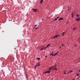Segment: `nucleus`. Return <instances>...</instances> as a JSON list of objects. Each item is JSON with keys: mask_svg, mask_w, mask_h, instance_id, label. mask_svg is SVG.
Returning <instances> with one entry per match:
<instances>
[{"mask_svg": "<svg viewBox=\"0 0 80 80\" xmlns=\"http://www.w3.org/2000/svg\"><path fill=\"white\" fill-rule=\"evenodd\" d=\"M75 28H72V30H74Z\"/></svg>", "mask_w": 80, "mask_h": 80, "instance_id": "412c9836", "label": "nucleus"}, {"mask_svg": "<svg viewBox=\"0 0 80 80\" xmlns=\"http://www.w3.org/2000/svg\"><path fill=\"white\" fill-rule=\"evenodd\" d=\"M72 72H73V71H72V70L69 71V72H68V74H69V73H72Z\"/></svg>", "mask_w": 80, "mask_h": 80, "instance_id": "9d476101", "label": "nucleus"}, {"mask_svg": "<svg viewBox=\"0 0 80 80\" xmlns=\"http://www.w3.org/2000/svg\"><path fill=\"white\" fill-rule=\"evenodd\" d=\"M72 80H75V79H73Z\"/></svg>", "mask_w": 80, "mask_h": 80, "instance_id": "2f4dec72", "label": "nucleus"}, {"mask_svg": "<svg viewBox=\"0 0 80 80\" xmlns=\"http://www.w3.org/2000/svg\"><path fill=\"white\" fill-rule=\"evenodd\" d=\"M45 49H46V48L43 47L40 49L41 51H42L43 50H45Z\"/></svg>", "mask_w": 80, "mask_h": 80, "instance_id": "f257e3e1", "label": "nucleus"}, {"mask_svg": "<svg viewBox=\"0 0 80 80\" xmlns=\"http://www.w3.org/2000/svg\"><path fill=\"white\" fill-rule=\"evenodd\" d=\"M47 73V71L45 72L44 73Z\"/></svg>", "mask_w": 80, "mask_h": 80, "instance_id": "b1692460", "label": "nucleus"}, {"mask_svg": "<svg viewBox=\"0 0 80 80\" xmlns=\"http://www.w3.org/2000/svg\"><path fill=\"white\" fill-rule=\"evenodd\" d=\"M43 2V0H41L40 1V3H42Z\"/></svg>", "mask_w": 80, "mask_h": 80, "instance_id": "1a4fd4ad", "label": "nucleus"}, {"mask_svg": "<svg viewBox=\"0 0 80 80\" xmlns=\"http://www.w3.org/2000/svg\"><path fill=\"white\" fill-rule=\"evenodd\" d=\"M78 76H79V74H77V77H78Z\"/></svg>", "mask_w": 80, "mask_h": 80, "instance_id": "5701e85b", "label": "nucleus"}, {"mask_svg": "<svg viewBox=\"0 0 80 80\" xmlns=\"http://www.w3.org/2000/svg\"><path fill=\"white\" fill-rule=\"evenodd\" d=\"M63 20V18H61L59 19H58V20L59 21H60V20Z\"/></svg>", "mask_w": 80, "mask_h": 80, "instance_id": "39448f33", "label": "nucleus"}, {"mask_svg": "<svg viewBox=\"0 0 80 80\" xmlns=\"http://www.w3.org/2000/svg\"><path fill=\"white\" fill-rule=\"evenodd\" d=\"M37 25H35V26H34V28L35 29H37V28H36V27H37Z\"/></svg>", "mask_w": 80, "mask_h": 80, "instance_id": "0eeeda50", "label": "nucleus"}, {"mask_svg": "<svg viewBox=\"0 0 80 80\" xmlns=\"http://www.w3.org/2000/svg\"><path fill=\"white\" fill-rule=\"evenodd\" d=\"M57 18H55L54 19V21H56V20H57Z\"/></svg>", "mask_w": 80, "mask_h": 80, "instance_id": "4468645a", "label": "nucleus"}, {"mask_svg": "<svg viewBox=\"0 0 80 80\" xmlns=\"http://www.w3.org/2000/svg\"><path fill=\"white\" fill-rule=\"evenodd\" d=\"M76 21H77V22H78V21H80V17L79 18H78L77 19H76Z\"/></svg>", "mask_w": 80, "mask_h": 80, "instance_id": "7ed1b4c3", "label": "nucleus"}, {"mask_svg": "<svg viewBox=\"0 0 80 80\" xmlns=\"http://www.w3.org/2000/svg\"><path fill=\"white\" fill-rule=\"evenodd\" d=\"M51 55H52V56H54V54H53V52H52Z\"/></svg>", "mask_w": 80, "mask_h": 80, "instance_id": "2eb2a0df", "label": "nucleus"}, {"mask_svg": "<svg viewBox=\"0 0 80 80\" xmlns=\"http://www.w3.org/2000/svg\"><path fill=\"white\" fill-rule=\"evenodd\" d=\"M35 67V68H37V66H36Z\"/></svg>", "mask_w": 80, "mask_h": 80, "instance_id": "a878e982", "label": "nucleus"}, {"mask_svg": "<svg viewBox=\"0 0 80 80\" xmlns=\"http://www.w3.org/2000/svg\"><path fill=\"white\" fill-rule=\"evenodd\" d=\"M47 56H46V58H47Z\"/></svg>", "mask_w": 80, "mask_h": 80, "instance_id": "c756f323", "label": "nucleus"}, {"mask_svg": "<svg viewBox=\"0 0 80 80\" xmlns=\"http://www.w3.org/2000/svg\"><path fill=\"white\" fill-rule=\"evenodd\" d=\"M76 16H77V17H80V15H77Z\"/></svg>", "mask_w": 80, "mask_h": 80, "instance_id": "dca6fc26", "label": "nucleus"}, {"mask_svg": "<svg viewBox=\"0 0 80 80\" xmlns=\"http://www.w3.org/2000/svg\"><path fill=\"white\" fill-rule=\"evenodd\" d=\"M60 18V17L58 16V17H57V18H57V19H58V18Z\"/></svg>", "mask_w": 80, "mask_h": 80, "instance_id": "4be33fe9", "label": "nucleus"}, {"mask_svg": "<svg viewBox=\"0 0 80 80\" xmlns=\"http://www.w3.org/2000/svg\"><path fill=\"white\" fill-rule=\"evenodd\" d=\"M61 47H62V46H61L59 47V48H61Z\"/></svg>", "mask_w": 80, "mask_h": 80, "instance_id": "cd10ccee", "label": "nucleus"}, {"mask_svg": "<svg viewBox=\"0 0 80 80\" xmlns=\"http://www.w3.org/2000/svg\"><path fill=\"white\" fill-rule=\"evenodd\" d=\"M72 17H73V14H72Z\"/></svg>", "mask_w": 80, "mask_h": 80, "instance_id": "393cba45", "label": "nucleus"}, {"mask_svg": "<svg viewBox=\"0 0 80 80\" xmlns=\"http://www.w3.org/2000/svg\"><path fill=\"white\" fill-rule=\"evenodd\" d=\"M32 10H33V11H34V12H37V10L36 9H34V8H33L32 9Z\"/></svg>", "mask_w": 80, "mask_h": 80, "instance_id": "20e7f679", "label": "nucleus"}, {"mask_svg": "<svg viewBox=\"0 0 80 80\" xmlns=\"http://www.w3.org/2000/svg\"><path fill=\"white\" fill-rule=\"evenodd\" d=\"M58 53H59V52H57L54 54V56H56V55H57V54H58Z\"/></svg>", "mask_w": 80, "mask_h": 80, "instance_id": "423d86ee", "label": "nucleus"}, {"mask_svg": "<svg viewBox=\"0 0 80 80\" xmlns=\"http://www.w3.org/2000/svg\"><path fill=\"white\" fill-rule=\"evenodd\" d=\"M50 72H51V71H47V73H50Z\"/></svg>", "mask_w": 80, "mask_h": 80, "instance_id": "9b49d317", "label": "nucleus"}, {"mask_svg": "<svg viewBox=\"0 0 80 80\" xmlns=\"http://www.w3.org/2000/svg\"><path fill=\"white\" fill-rule=\"evenodd\" d=\"M50 44H49L48 45H47V47H46V48H47V47H49V46H50Z\"/></svg>", "mask_w": 80, "mask_h": 80, "instance_id": "6e6552de", "label": "nucleus"}, {"mask_svg": "<svg viewBox=\"0 0 80 80\" xmlns=\"http://www.w3.org/2000/svg\"><path fill=\"white\" fill-rule=\"evenodd\" d=\"M52 67H50V68H49V69H48V70L49 71L50 70H51V69H52Z\"/></svg>", "mask_w": 80, "mask_h": 80, "instance_id": "f3484780", "label": "nucleus"}, {"mask_svg": "<svg viewBox=\"0 0 80 80\" xmlns=\"http://www.w3.org/2000/svg\"><path fill=\"white\" fill-rule=\"evenodd\" d=\"M54 66H51V68L52 69H54Z\"/></svg>", "mask_w": 80, "mask_h": 80, "instance_id": "f8f14e48", "label": "nucleus"}, {"mask_svg": "<svg viewBox=\"0 0 80 80\" xmlns=\"http://www.w3.org/2000/svg\"><path fill=\"white\" fill-rule=\"evenodd\" d=\"M59 37V36L58 35H56L55 37H54L53 38L54 39H55V38H57V37Z\"/></svg>", "mask_w": 80, "mask_h": 80, "instance_id": "f03ea898", "label": "nucleus"}, {"mask_svg": "<svg viewBox=\"0 0 80 80\" xmlns=\"http://www.w3.org/2000/svg\"><path fill=\"white\" fill-rule=\"evenodd\" d=\"M56 67H57V66H56Z\"/></svg>", "mask_w": 80, "mask_h": 80, "instance_id": "473e14b6", "label": "nucleus"}, {"mask_svg": "<svg viewBox=\"0 0 80 80\" xmlns=\"http://www.w3.org/2000/svg\"><path fill=\"white\" fill-rule=\"evenodd\" d=\"M62 47H63V44H62Z\"/></svg>", "mask_w": 80, "mask_h": 80, "instance_id": "bb28decb", "label": "nucleus"}, {"mask_svg": "<svg viewBox=\"0 0 80 80\" xmlns=\"http://www.w3.org/2000/svg\"><path fill=\"white\" fill-rule=\"evenodd\" d=\"M64 74H66V73L64 72Z\"/></svg>", "mask_w": 80, "mask_h": 80, "instance_id": "c85d7f7f", "label": "nucleus"}, {"mask_svg": "<svg viewBox=\"0 0 80 80\" xmlns=\"http://www.w3.org/2000/svg\"><path fill=\"white\" fill-rule=\"evenodd\" d=\"M37 59L38 60H40V58H37Z\"/></svg>", "mask_w": 80, "mask_h": 80, "instance_id": "a211bd4d", "label": "nucleus"}, {"mask_svg": "<svg viewBox=\"0 0 80 80\" xmlns=\"http://www.w3.org/2000/svg\"><path fill=\"white\" fill-rule=\"evenodd\" d=\"M54 70H57V68H55V69H54Z\"/></svg>", "mask_w": 80, "mask_h": 80, "instance_id": "6ab92c4d", "label": "nucleus"}, {"mask_svg": "<svg viewBox=\"0 0 80 80\" xmlns=\"http://www.w3.org/2000/svg\"><path fill=\"white\" fill-rule=\"evenodd\" d=\"M37 65V66H40V64H38Z\"/></svg>", "mask_w": 80, "mask_h": 80, "instance_id": "aec40b11", "label": "nucleus"}, {"mask_svg": "<svg viewBox=\"0 0 80 80\" xmlns=\"http://www.w3.org/2000/svg\"><path fill=\"white\" fill-rule=\"evenodd\" d=\"M79 72H80V69L79 70Z\"/></svg>", "mask_w": 80, "mask_h": 80, "instance_id": "7c9ffc66", "label": "nucleus"}, {"mask_svg": "<svg viewBox=\"0 0 80 80\" xmlns=\"http://www.w3.org/2000/svg\"><path fill=\"white\" fill-rule=\"evenodd\" d=\"M64 34H65V32H63L62 33V35H63V36H64Z\"/></svg>", "mask_w": 80, "mask_h": 80, "instance_id": "ddd939ff", "label": "nucleus"}]
</instances>
